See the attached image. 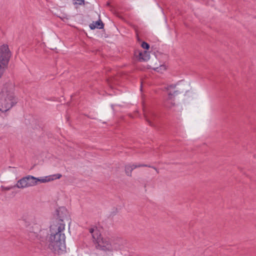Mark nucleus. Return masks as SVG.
<instances>
[{"instance_id": "f257e3e1", "label": "nucleus", "mask_w": 256, "mask_h": 256, "mask_svg": "<svg viewBox=\"0 0 256 256\" xmlns=\"http://www.w3.org/2000/svg\"><path fill=\"white\" fill-rule=\"evenodd\" d=\"M14 84L10 80H8L4 84L0 92V112H7L16 103L14 93Z\"/></svg>"}, {"instance_id": "f03ea898", "label": "nucleus", "mask_w": 256, "mask_h": 256, "mask_svg": "<svg viewBox=\"0 0 256 256\" xmlns=\"http://www.w3.org/2000/svg\"><path fill=\"white\" fill-rule=\"evenodd\" d=\"M89 232L92 234L93 240L96 242V247L104 251H112V238L108 237L101 238L100 234L96 228H90Z\"/></svg>"}, {"instance_id": "7ed1b4c3", "label": "nucleus", "mask_w": 256, "mask_h": 256, "mask_svg": "<svg viewBox=\"0 0 256 256\" xmlns=\"http://www.w3.org/2000/svg\"><path fill=\"white\" fill-rule=\"evenodd\" d=\"M66 236L64 234L50 236L48 238V248L55 253L60 254L66 249Z\"/></svg>"}, {"instance_id": "20e7f679", "label": "nucleus", "mask_w": 256, "mask_h": 256, "mask_svg": "<svg viewBox=\"0 0 256 256\" xmlns=\"http://www.w3.org/2000/svg\"><path fill=\"white\" fill-rule=\"evenodd\" d=\"M12 56L8 44H2L0 46V78H1L8 68Z\"/></svg>"}, {"instance_id": "39448f33", "label": "nucleus", "mask_w": 256, "mask_h": 256, "mask_svg": "<svg viewBox=\"0 0 256 256\" xmlns=\"http://www.w3.org/2000/svg\"><path fill=\"white\" fill-rule=\"evenodd\" d=\"M35 177L28 175L18 180L14 186L19 188L34 186H36Z\"/></svg>"}, {"instance_id": "423d86ee", "label": "nucleus", "mask_w": 256, "mask_h": 256, "mask_svg": "<svg viewBox=\"0 0 256 256\" xmlns=\"http://www.w3.org/2000/svg\"><path fill=\"white\" fill-rule=\"evenodd\" d=\"M175 85H170L167 87L165 88V89L168 92V98L165 102V106L168 108H170L174 105V103L173 102L174 98L175 96L177 95L179 92L178 90H175Z\"/></svg>"}, {"instance_id": "0eeeda50", "label": "nucleus", "mask_w": 256, "mask_h": 256, "mask_svg": "<svg viewBox=\"0 0 256 256\" xmlns=\"http://www.w3.org/2000/svg\"><path fill=\"white\" fill-rule=\"evenodd\" d=\"M64 223L54 222L50 228V236L59 235L60 234H64Z\"/></svg>"}, {"instance_id": "6e6552de", "label": "nucleus", "mask_w": 256, "mask_h": 256, "mask_svg": "<svg viewBox=\"0 0 256 256\" xmlns=\"http://www.w3.org/2000/svg\"><path fill=\"white\" fill-rule=\"evenodd\" d=\"M58 218L55 222L64 223V221L68 222L70 220V216L68 212L65 208L62 207L56 210Z\"/></svg>"}, {"instance_id": "1a4fd4ad", "label": "nucleus", "mask_w": 256, "mask_h": 256, "mask_svg": "<svg viewBox=\"0 0 256 256\" xmlns=\"http://www.w3.org/2000/svg\"><path fill=\"white\" fill-rule=\"evenodd\" d=\"M142 166L152 168L156 170L157 173L159 172L158 170L156 168L152 166L148 165V164H138V165L137 164H128V165L126 166H125V172H126V174L128 176H132V172L133 170H134L137 168H140V167H142Z\"/></svg>"}, {"instance_id": "9d476101", "label": "nucleus", "mask_w": 256, "mask_h": 256, "mask_svg": "<svg viewBox=\"0 0 256 256\" xmlns=\"http://www.w3.org/2000/svg\"><path fill=\"white\" fill-rule=\"evenodd\" d=\"M126 242L121 238H112V251L118 250L123 248Z\"/></svg>"}, {"instance_id": "9b49d317", "label": "nucleus", "mask_w": 256, "mask_h": 256, "mask_svg": "<svg viewBox=\"0 0 256 256\" xmlns=\"http://www.w3.org/2000/svg\"><path fill=\"white\" fill-rule=\"evenodd\" d=\"M144 116L149 124L151 126H154L152 121L154 120L156 118V114L154 111L150 110L147 114H144Z\"/></svg>"}, {"instance_id": "f8f14e48", "label": "nucleus", "mask_w": 256, "mask_h": 256, "mask_svg": "<svg viewBox=\"0 0 256 256\" xmlns=\"http://www.w3.org/2000/svg\"><path fill=\"white\" fill-rule=\"evenodd\" d=\"M54 178H51V176H45L44 178H36L34 179V181L36 182V186L38 184V182L40 183H46L47 182H50L53 180Z\"/></svg>"}, {"instance_id": "ddd939ff", "label": "nucleus", "mask_w": 256, "mask_h": 256, "mask_svg": "<svg viewBox=\"0 0 256 256\" xmlns=\"http://www.w3.org/2000/svg\"><path fill=\"white\" fill-rule=\"evenodd\" d=\"M22 218L27 225L30 224L34 220V216L31 214H24Z\"/></svg>"}, {"instance_id": "4468645a", "label": "nucleus", "mask_w": 256, "mask_h": 256, "mask_svg": "<svg viewBox=\"0 0 256 256\" xmlns=\"http://www.w3.org/2000/svg\"><path fill=\"white\" fill-rule=\"evenodd\" d=\"M150 58V56L149 53L146 51H144L142 52H140L139 53V58L140 60L147 61Z\"/></svg>"}, {"instance_id": "2eb2a0df", "label": "nucleus", "mask_w": 256, "mask_h": 256, "mask_svg": "<svg viewBox=\"0 0 256 256\" xmlns=\"http://www.w3.org/2000/svg\"><path fill=\"white\" fill-rule=\"evenodd\" d=\"M94 24L96 26H97V28L102 29L104 28V24L100 19L98 20Z\"/></svg>"}, {"instance_id": "dca6fc26", "label": "nucleus", "mask_w": 256, "mask_h": 256, "mask_svg": "<svg viewBox=\"0 0 256 256\" xmlns=\"http://www.w3.org/2000/svg\"><path fill=\"white\" fill-rule=\"evenodd\" d=\"M142 47L146 50H148L150 48V45L146 42H143L141 44Z\"/></svg>"}, {"instance_id": "f3484780", "label": "nucleus", "mask_w": 256, "mask_h": 256, "mask_svg": "<svg viewBox=\"0 0 256 256\" xmlns=\"http://www.w3.org/2000/svg\"><path fill=\"white\" fill-rule=\"evenodd\" d=\"M61 177H62V174H54V175H53V176H51V178H54V180H55V179H59Z\"/></svg>"}, {"instance_id": "a211bd4d", "label": "nucleus", "mask_w": 256, "mask_h": 256, "mask_svg": "<svg viewBox=\"0 0 256 256\" xmlns=\"http://www.w3.org/2000/svg\"><path fill=\"white\" fill-rule=\"evenodd\" d=\"M1 188L2 190H9L12 188V187H5L4 186H2Z\"/></svg>"}, {"instance_id": "6ab92c4d", "label": "nucleus", "mask_w": 256, "mask_h": 256, "mask_svg": "<svg viewBox=\"0 0 256 256\" xmlns=\"http://www.w3.org/2000/svg\"><path fill=\"white\" fill-rule=\"evenodd\" d=\"M96 26H96V24H95L94 22H93V23H92V24H90V28L92 30L95 29L96 28Z\"/></svg>"}]
</instances>
